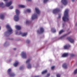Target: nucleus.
<instances>
[{"label":"nucleus","instance_id":"42","mask_svg":"<svg viewBox=\"0 0 77 77\" xmlns=\"http://www.w3.org/2000/svg\"><path fill=\"white\" fill-rule=\"evenodd\" d=\"M72 1L73 2H74V0H72Z\"/></svg>","mask_w":77,"mask_h":77},{"label":"nucleus","instance_id":"23","mask_svg":"<svg viewBox=\"0 0 77 77\" xmlns=\"http://www.w3.org/2000/svg\"><path fill=\"white\" fill-rule=\"evenodd\" d=\"M31 60V58H30L28 59L26 61V63H29L30 62V61Z\"/></svg>","mask_w":77,"mask_h":77},{"label":"nucleus","instance_id":"34","mask_svg":"<svg viewBox=\"0 0 77 77\" xmlns=\"http://www.w3.org/2000/svg\"><path fill=\"white\" fill-rule=\"evenodd\" d=\"M54 68H55V66H53L51 67V69L52 70L54 69Z\"/></svg>","mask_w":77,"mask_h":77},{"label":"nucleus","instance_id":"46","mask_svg":"<svg viewBox=\"0 0 77 77\" xmlns=\"http://www.w3.org/2000/svg\"><path fill=\"white\" fill-rule=\"evenodd\" d=\"M64 36H65V35H64Z\"/></svg>","mask_w":77,"mask_h":77},{"label":"nucleus","instance_id":"29","mask_svg":"<svg viewBox=\"0 0 77 77\" xmlns=\"http://www.w3.org/2000/svg\"><path fill=\"white\" fill-rule=\"evenodd\" d=\"M48 1V0H44V3H45L46 2H47Z\"/></svg>","mask_w":77,"mask_h":77},{"label":"nucleus","instance_id":"28","mask_svg":"<svg viewBox=\"0 0 77 77\" xmlns=\"http://www.w3.org/2000/svg\"><path fill=\"white\" fill-rule=\"evenodd\" d=\"M61 17V15L60 14H59L58 16V19H59V18H60Z\"/></svg>","mask_w":77,"mask_h":77},{"label":"nucleus","instance_id":"13","mask_svg":"<svg viewBox=\"0 0 77 77\" xmlns=\"http://www.w3.org/2000/svg\"><path fill=\"white\" fill-rule=\"evenodd\" d=\"M35 10L36 13H37V14H40V13H41V11L38 8H35Z\"/></svg>","mask_w":77,"mask_h":77},{"label":"nucleus","instance_id":"36","mask_svg":"<svg viewBox=\"0 0 77 77\" xmlns=\"http://www.w3.org/2000/svg\"><path fill=\"white\" fill-rule=\"evenodd\" d=\"M26 42H27V43H28V44H29V42H30V41H29V40H27L26 41Z\"/></svg>","mask_w":77,"mask_h":77},{"label":"nucleus","instance_id":"32","mask_svg":"<svg viewBox=\"0 0 77 77\" xmlns=\"http://www.w3.org/2000/svg\"><path fill=\"white\" fill-rule=\"evenodd\" d=\"M57 77H60V74H58L57 75Z\"/></svg>","mask_w":77,"mask_h":77},{"label":"nucleus","instance_id":"35","mask_svg":"<svg viewBox=\"0 0 77 77\" xmlns=\"http://www.w3.org/2000/svg\"><path fill=\"white\" fill-rule=\"evenodd\" d=\"M13 8H14V7L12 6H11L10 7V9H13Z\"/></svg>","mask_w":77,"mask_h":77},{"label":"nucleus","instance_id":"11","mask_svg":"<svg viewBox=\"0 0 77 77\" xmlns=\"http://www.w3.org/2000/svg\"><path fill=\"white\" fill-rule=\"evenodd\" d=\"M19 35H22V36H26V35H27V32L26 33H24L22 34V33H21V32L20 31Z\"/></svg>","mask_w":77,"mask_h":77},{"label":"nucleus","instance_id":"12","mask_svg":"<svg viewBox=\"0 0 77 77\" xmlns=\"http://www.w3.org/2000/svg\"><path fill=\"white\" fill-rule=\"evenodd\" d=\"M61 2L64 5H67V1L66 0H62Z\"/></svg>","mask_w":77,"mask_h":77},{"label":"nucleus","instance_id":"16","mask_svg":"<svg viewBox=\"0 0 77 77\" xmlns=\"http://www.w3.org/2000/svg\"><path fill=\"white\" fill-rule=\"evenodd\" d=\"M69 47H70V45H68L64 46V49H68Z\"/></svg>","mask_w":77,"mask_h":77},{"label":"nucleus","instance_id":"10","mask_svg":"<svg viewBox=\"0 0 77 77\" xmlns=\"http://www.w3.org/2000/svg\"><path fill=\"white\" fill-rule=\"evenodd\" d=\"M12 5V1H10V2H7L6 3L5 6L7 7H9Z\"/></svg>","mask_w":77,"mask_h":77},{"label":"nucleus","instance_id":"2","mask_svg":"<svg viewBox=\"0 0 77 77\" xmlns=\"http://www.w3.org/2000/svg\"><path fill=\"white\" fill-rule=\"evenodd\" d=\"M15 13L16 15L14 16V19L15 21H18L19 20V15H20V11L17 9L15 10Z\"/></svg>","mask_w":77,"mask_h":77},{"label":"nucleus","instance_id":"14","mask_svg":"<svg viewBox=\"0 0 77 77\" xmlns=\"http://www.w3.org/2000/svg\"><path fill=\"white\" fill-rule=\"evenodd\" d=\"M0 18L1 20H4V18H5V14H1L0 15Z\"/></svg>","mask_w":77,"mask_h":77},{"label":"nucleus","instance_id":"19","mask_svg":"<svg viewBox=\"0 0 77 77\" xmlns=\"http://www.w3.org/2000/svg\"><path fill=\"white\" fill-rule=\"evenodd\" d=\"M18 6L19 8H24L26 7L25 5H19Z\"/></svg>","mask_w":77,"mask_h":77},{"label":"nucleus","instance_id":"3","mask_svg":"<svg viewBox=\"0 0 77 77\" xmlns=\"http://www.w3.org/2000/svg\"><path fill=\"white\" fill-rule=\"evenodd\" d=\"M11 69H9L7 70V74L9 75L10 77H14L15 75V73L11 72Z\"/></svg>","mask_w":77,"mask_h":77},{"label":"nucleus","instance_id":"30","mask_svg":"<svg viewBox=\"0 0 77 77\" xmlns=\"http://www.w3.org/2000/svg\"><path fill=\"white\" fill-rule=\"evenodd\" d=\"M74 73L75 74H77V69H76L74 72Z\"/></svg>","mask_w":77,"mask_h":77},{"label":"nucleus","instance_id":"22","mask_svg":"<svg viewBox=\"0 0 77 77\" xmlns=\"http://www.w3.org/2000/svg\"><path fill=\"white\" fill-rule=\"evenodd\" d=\"M47 70H45V71H43L42 72V74H45L47 73Z\"/></svg>","mask_w":77,"mask_h":77},{"label":"nucleus","instance_id":"4","mask_svg":"<svg viewBox=\"0 0 77 77\" xmlns=\"http://www.w3.org/2000/svg\"><path fill=\"white\" fill-rule=\"evenodd\" d=\"M6 28L8 29V32L10 33V35L12 34L13 33V30L11 28V27L7 25L6 26Z\"/></svg>","mask_w":77,"mask_h":77},{"label":"nucleus","instance_id":"43","mask_svg":"<svg viewBox=\"0 0 77 77\" xmlns=\"http://www.w3.org/2000/svg\"><path fill=\"white\" fill-rule=\"evenodd\" d=\"M4 1H8V0H4Z\"/></svg>","mask_w":77,"mask_h":77},{"label":"nucleus","instance_id":"37","mask_svg":"<svg viewBox=\"0 0 77 77\" xmlns=\"http://www.w3.org/2000/svg\"><path fill=\"white\" fill-rule=\"evenodd\" d=\"M50 75V73H48L47 74V77H49Z\"/></svg>","mask_w":77,"mask_h":77},{"label":"nucleus","instance_id":"38","mask_svg":"<svg viewBox=\"0 0 77 77\" xmlns=\"http://www.w3.org/2000/svg\"><path fill=\"white\" fill-rule=\"evenodd\" d=\"M20 69H23V67H20Z\"/></svg>","mask_w":77,"mask_h":77},{"label":"nucleus","instance_id":"6","mask_svg":"<svg viewBox=\"0 0 77 77\" xmlns=\"http://www.w3.org/2000/svg\"><path fill=\"white\" fill-rule=\"evenodd\" d=\"M67 39L71 43H73V42H74V40L70 37H67Z\"/></svg>","mask_w":77,"mask_h":77},{"label":"nucleus","instance_id":"45","mask_svg":"<svg viewBox=\"0 0 77 77\" xmlns=\"http://www.w3.org/2000/svg\"><path fill=\"white\" fill-rule=\"evenodd\" d=\"M16 35H17V32L16 33Z\"/></svg>","mask_w":77,"mask_h":77},{"label":"nucleus","instance_id":"8","mask_svg":"<svg viewBox=\"0 0 77 77\" xmlns=\"http://www.w3.org/2000/svg\"><path fill=\"white\" fill-rule=\"evenodd\" d=\"M60 11V10L59 8H56L53 10V13L54 14H56V13H57L58 12H59Z\"/></svg>","mask_w":77,"mask_h":77},{"label":"nucleus","instance_id":"18","mask_svg":"<svg viewBox=\"0 0 77 77\" xmlns=\"http://www.w3.org/2000/svg\"><path fill=\"white\" fill-rule=\"evenodd\" d=\"M63 66L65 69H66V68H67V65H66V63L63 64Z\"/></svg>","mask_w":77,"mask_h":77},{"label":"nucleus","instance_id":"26","mask_svg":"<svg viewBox=\"0 0 77 77\" xmlns=\"http://www.w3.org/2000/svg\"><path fill=\"white\" fill-rule=\"evenodd\" d=\"M63 30H61L60 32H59V34L60 35V34H61V33H63Z\"/></svg>","mask_w":77,"mask_h":77},{"label":"nucleus","instance_id":"20","mask_svg":"<svg viewBox=\"0 0 77 77\" xmlns=\"http://www.w3.org/2000/svg\"><path fill=\"white\" fill-rule=\"evenodd\" d=\"M68 54L67 53H64L62 55V57H66V56H68Z\"/></svg>","mask_w":77,"mask_h":77},{"label":"nucleus","instance_id":"39","mask_svg":"<svg viewBox=\"0 0 77 77\" xmlns=\"http://www.w3.org/2000/svg\"><path fill=\"white\" fill-rule=\"evenodd\" d=\"M39 76H33L32 77H39Z\"/></svg>","mask_w":77,"mask_h":77},{"label":"nucleus","instance_id":"27","mask_svg":"<svg viewBox=\"0 0 77 77\" xmlns=\"http://www.w3.org/2000/svg\"><path fill=\"white\" fill-rule=\"evenodd\" d=\"M26 11L27 12H29V13H30V12H31V11L30 9H28L26 10Z\"/></svg>","mask_w":77,"mask_h":77},{"label":"nucleus","instance_id":"41","mask_svg":"<svg viewBox=\"0 0 77 77\" xmlns=\"http://www.w3.org/2000/svg\"><path fill=\"white\" fill-rule=\"evenodd\" d=\"M28 1H29V2H31L32 1V0H27Z\"/></svg>","mask_w":77,"mask_h":77},{"label":"nucleus","instance_id":"33","mask_svg":"<svg viewBox=\"0 0 77 77\" xmlns=\"http://www.w3.org/2000/svg\"><path fill=\"white\" fill-rule=\"evenodd\" d=\"M30 23V22L29 21H27L26 22V24H29Z\"/></svg>","mask_w":77,"mask_h":77},{"label":"nucleus","instance_id":"21","mask_svg":"<svg viewBox=\"0 0 77 77\" xmlns=\"http://www.w3.org/2000/svg\"><path fill=\"white\" fill-rule=\"evenodd\" d=\"M4 6V4L3 2L0 3V7H2V8H3Z\"/></svg>","mask_w":77,"mask_h":77},{"label":"nucleus","instance_id":"7","mask_svg":"<svg viewBox=\"0 0 77 77\" xmlns=\"http://www.w3.org/2000/svg\"><path fill=\"white\" fill-rule=\"evenodd\" d=\"M44 28L42 27H41L40 28V31L39 30H38L37 31V32L38 33H43L44 32Z\"/></svg>","mask_w":77,"mask_h":77},{"label":"nucleus","instance_id":"17","mask_svg":"<svg viewBox=\"0 0 77 77\" xmlns=\"http://www.w3.org/2000/svg\"><path fill=\"white\" fill-rule=\"evenodd\" d=\"M18 63H19L18 62H16L14 63L13 65L14 66H15V67H16V66H17V65H18Z\"/></svg>","mask_w":77,"mask_h":77},{"label":"nucleus","instance_id":"44","mask_svg":"<svg viewBox=\"0 0 77 77\" xmlns=\"http://www.w3.org/2000/svg\"><path fill=\"white\" fill-rule=\"evenodd\" d=\"M1 29V27L0 26V30Z\"/></svg>","mask_w":77,"mask_h":77},{"label":"nucleus","instance_id":"40","mask_svg":"<svg viewBox=\"0 0 77 77\" xmlns=\"http://www.w3.org/2000/svg\"><path fill=\"white\" fill-rule=\"evenodd\" d=\"M13 50H17V49H16V48H14V49H13Z\"/></svg>","mask_w":77,"mask_h":77},{"label":"nucleus","instance_id":"1","mask_svg":"<svg viewBox=\"0 0 77 77\" xmlns=\"http://www.w3.org/2000/svg\"><path fill=\"white\" fill-rule=\"evenodd\" d=\"M69 10L68 9H66L64 12V16L63 17V20L65 22L68 21L69 20Z\"/></svg>","mask_w":77,"mask_h":77},{"label":"nucleus","instance_id":"25","mask_svg":"<svg viewBox=\"0 0 77 77\" xmlns=\"http://www.w3.org/2000/svg\"><path fill=\"white\" fill-rule=\"evenodd\" d=\"M31 67L32 66H31V64H30V63H29L27 66L28 68H31Z\"/></svg>","mask_w":77,"mask_h":77},{"label":"nucleus","instance_id":"15","mask_svg":"<svg viewBox=\"0 0 77 77\" xmlns=\"http://www.w3.org/2000/svg\"><path fill=\"white\" fill-rule=\"evenodd\" d=\"M15 28L17 30H20L21 29V26L16 25L15 26Z\"/></svg>","mask_w":77,"mask_h":77},{"label":"nucleus","instance_id":"24","mask_svg":"<svg viewBox=\"0 0 77 77\" xmlns=\"http://www.w3.org/2000/svg\"><path fill=\"white\" fill-rule=\"evenodd\" d=\"M51 30L52 31L53 33H55V32H56V29H54V28L52 29Z\"/></svg>","mask_w":77,"mask_h":77},{"label":"nucleus","instance_id":"31","mask_svg":"<svg viewBox=\"0 0 77 77\" xmlns=\"http://www.w3.org/2000/svg\"><path fill=\"white\" fill-rule=\"evenodd\" d=\"M70 56H71V57H74V56H75V55L73 54H70Z\"/></svg>","mask_w":77,"mask_h":77},{"label":"nucleus","instance_id":"9","mask_svg":"<svg viewBox=\"0 0 77 77\" xmlns=\"http://www.w3.org/2000/svg\"><path fill=\"white\" fill-rule=\"evenodd\" d=\"M22 55L24 59H26L27 57L26 53H24V52H23L22 53Z\"/></svg>","mask_w":77,"mask_h":77},{"label":"nucleus","instance_id":"5","mask_svg":"<svg viewBox=\"0 0 77 77\" xmlns=\"http://www.w3.org/2000/svg\"><path fill=\"white\" fill-rule=\"evenodd\" d=\"M38 18V15L36 14H34L32 16L31 19L32 20H33L34 19H36Z\"/></svg>","mask_w":77,"mask_h":77}]
</instances>
